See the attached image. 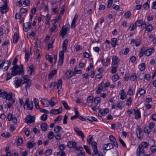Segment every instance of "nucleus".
Listing matches in <instances>:
<instances>
[{"mask_svg": "<svg viewBox=\"0 0 156 156\" xmlns=\"http://www.w3.org/2000/svg\"><path fill=\"white\" fill-rule=\"evenodd\" d=\"M68 43L67 39L64 40L62 46L63 50L61 51L59 53V58L58 61L59 65H62L63 64L64 59V52H66L67 50V45Z\"/></svg>", "mask_w": 156, "mask_h": 156, "instance_id": "obj_1", "label": "nucleus"}, {"mask_svg": "<svg viewBox=\"0 0 156 156\" xmlns=\"http://www.w3.org/2000/svg\"><path fill=\"white\" fill-rule=\"evenodd\" d=\"M22 83H25L26 85L25 86L26 90L27 91V89H29L32 84V80L30 79V77L28 75H25L23 76L21 79Z\"/></svg>", "mask_w": 156, "mask_h": 156, "instance_id": "obj_2", "label": "nucleus"}, {"mask_svg": "<svg viewBox=\"0 0 156 156\" xmlns=\"http://www.w3.org/2000/svg\"><path fill=\"white\" fill-rule=\"evenodd\" d=\"M20 67L18 65L14 66L12 68V71L11 74L13 76H15L17 75H22L23 76L24 74V71L23 69H20Z\"/></svg>", "mask_w": 156, "mask_h": 156, "instance_id": "obj_3", "label": "nucleus"}, {"mask_svg": "<svg viewBox=\"0 0 156 156\" xmlns=\"http://www.w3.org/2000/svg\"><path fill=\"white\" fill-rule=\"evenodd\" d=\"M27 106V108L28 110H31L32 109L33 107V104L32 101L29 102V100L28 98H27L25 103L24 105V108H25V105Z\"/></svg>", "mask_w": 156, "mask_h": 156, "instance_id": "obj_4", "label": "nucleus"}, {"mask_svg": "<svg viewBox=\"0 0 156 156\" xmlns=\"http://www.w3.org/2000/svg\"><path fill=\"white\" fill-rule=\"evenodd\" d=\"M68 29V27L65 25L63 26L62 28L60 34L62 37V38H64L65 35L67 34L68 31H69Z\"/></svg>", "mask_w": 156, "mask_h": 156, "instance_id": "obj_5", "label": "nucleus"}, {"mask_svg": "<svg viewBox=\"0 0 156 156\" xmlns=\"http://www.w3.org/2000/svg\"><path fill=\"white\" fill-rule=\"evenodd\" d=\"M25 122L30 124L34 123L35 122V118L33 116L29 115L25 119Z\"/></svg>", "mask_w": 156, "mask_h": 156, "instance_id": "obj_6", "label": "nucleus"}, {"mask_svg": "<svg viewBox=\"0 0 156 156\" xmlns=\"http://www.w3.org/2000/svg\"><path fill=\"white\" fill-rule=\"evenodd\" d=\"M145 149L142 147H140L139 146L136 151L137 154L138 156H144L145 154Z\"/></svg>", "mask_w": 156, "mask_h": 156, "instance_id": "obj_7", "label": "nucleus"}, {"mask_svg": "<svg viewBox=\"0 0 156 156\" xmlns=\"http://www.w3.org/2000/svg\"><path fill=\"white\" fill-rule=\"evenodd\" d=\"M74 129L78 135L79 136H80L82 137V140H83L84 138V135L83 132L80 131L79 129L77 127H74Z\"/></svg>", "mask_w": 156, "mask_h": 156, "instance_id": "obj_8", "label": "nucleus"}, {"mask_svg": "<svg viewBox=\"0 0 156 156\" xmlns=\"http://www.w3.org/2000/svg\"><path fill=\"white\" fill-rule=\"evenodd\" d=\"M7 3H4V5L0 8V12L2 13H6L8 12Z\"/></svg>", "mask_w": 156, "mask_h": 156, "instance_id": "obj_9", "label": "nucleus"}, {"mask_svg": "<svg viewBox=\"0 0 156 156\" xmlns=\"http://www.w3.org/2000/svg\"><path fill=\"white\" fill-rule=\"evenodd\" d=\"M109 140L113 144L114 146H115L116 147H118V144L116 141L115 138L112 135H110L109 136Z\"/></svg>", "mask_w": 156, "mask_h": 156, "instance_id": "obj_10", "label": "nucleus"}, {"mask_svg": "<svg viewBox=\"0 0 156 156\" xmlns=\"http://www.w3.org/2000/svg\"><path fill=\"white\" fill-rule=\"evenodd\" d=\"M114 146L111 143H108L107 144L104 145L103 147L104 150H109L113 148Z\"/></svg>", "mask_w": 156, "mask_h": 156, "instance_id": "obj_11", "label": "nucleus"}, {"mask_svg": "<svg viewBox=\"0 0 156 156\" xmlns=\"http://www.w3.org/2000/svg\"><path fill=\"white\" fill-rule=\"evenodd\" d=\"M14 83L16 88L21 86V84H22L21 80H20V79H18L17 77L15 78Z\"/></svg>", "mask_w": 156, "mask_h": 156, "instance_id": "obj_12", "label": "nucleus"}, {"mask_svg": "<svg viewBox=\"0 0 156 156\" xmlns=\"http://www.w3.org/2000/svg\"><path fill=\"white\" fill-rule=\"evenodd\" d=\"M134 111L135 118L136 119H137L139 118H140L141 115L138 109L137 108H136L134 109Z\"/></svg>", "mask_w": 156, "mask_h": 156, "instance_id": "obj_13", "label": "nucleus"}, {"mask_svg": "<svg viewBox=\"0 0 156 156\" xmlns=\"http://www.w3.org/2000/svg\"><path fill=\"white\" fill-rule=\"evenodd\" d=\"M23 29L25 30L26 32L30 29L31 28L30 22L24 23L23 24Z\"/></svg>", "mask_w": 156, "mask_h": 156, "instance_id": "obj_14", "label": "nucleus"}, {"mask_svg": "<svg viewBox=\"0 0 156 156\" xmlns=\"http://www.w3.org/2000/svg\"><path fill=\"white\" fill-rule=\"evenodd\" d=\"M119 60L118 58L116 57H113L112 58V66H118V62Z\"/></svg>", "mask_w": 156, "mask_h": 156, "instance_id": "obj_15", "label": "nucleus"}, {"mask_svg": "<svg viewBox=\"0 0 156 156\" xmlns=\"http://www.w3.org/2000/svg\"><path fill=\"white\" fill-rule=\"evenodd\" d=\"M2 64L3 66H5L4 69L5 70H7L9 68V67L10 66V63L9 61H5L4 62L2 60Z\"/></svg>", "mask_w": 156, "mask_h": 156, "instance_id": "obj_16", "label": "nucleus"}, {"mask_svg": "<svg viewBox=\"0 0 156 156\" xmlns=\"http://www.w3.org/2000/svg\"><path fill=\"white\" fill-rule=\"evenodd\" d=\"M78 17V15L77 14H76L74 17L72 23L71 25V27L72 28H74L75 27L76 22L77 20Z\"/></svg>", "mask_w": 156, "mask_h": 156, "instance_id": "obj_17", "label": "nucleus"}, {"mask_svg": "<svg viewBox=\"0 0 156 156\" xmlns=\"http://www.w3.org/2000/svg\"><path fill=\"white\" fill-rule=\"evenodd\" d=\"M76 145V143L74 141H69L67 143V146L69 148H71L75 147Z\"/></svg>", "mask_w": 156, "mask_h": 156, "instance_id": "obj_18", "label": "nucleus"}, {"mask_svg": "<svg viewBox=\"0 0 156 156\" xmlns=\"http://www.w3.org/2000/svg\"><path fill=\"white\" fill-rule=\"evenodd\" d=\"M91 147L93 150V152H96L98 151L97 148V144L95 141H93L91 143Z\"/></svg>", "mask_w": 156, "mask_h": 156, "instance_id": "obj_19", "label": "nucleus"}, {"mask_svg": "<svg viewBox=\"0 0 156 156\" xmlns=\"http://www.w3.org/2000/svg\"><path fill=\"white\" fill-rule=\"evenodd\" d=\"M19 39V35L18 34L16 33H15L14 34L13 37V42L14 43H16L18 39Z\"/></svg>", "mask_w": 156, "mask_h": 156, "instance_id": "obj_20", "label": "nucleus"}, {"mask_svg": "<svg viewBox=\"0 0 156 156\" xmlns=\"http://www.w3.org/2000/svg\"><path fill=\"white\" fill-rule=\"evenodd\" d=\"M117 39L116 38H113L111 39V44L112 47H115L117 45Z\"/></svg>", "mask_w": 156, "mask_h": 156, "instance_id": "obj_21", "label": "nucleus"}, {"mask_svg": "<svg viewBox=\"0 0 156 156\" xmlns=\"http://www.w3.org/2000/svg\"><path fill=\"white\" fill-rule=\"evenodd\" d=\"M148 143L145 142H142L141 144H140L139 146L140 147H142L143 148L146 149L148 147Z\"/></svg>", "mask_w": 156, "mask_h": 156, "instance_id": "obj_22", "label": "nucleus"}, {"mask_svg": "<svg viewBox=\"0 0 156 156\" xmlns=\"http://www.w3.org/2000/svg\"><path fill=\"white\" fill-rule=\"evenodd\" d=\"M57 73V70H53L51 72H50L48 75V79H51L52 78V77L53 76Z\"/></svg>", "mask_w": 156, "mask_h": 156, "instance_id": "obj_23", "label": "nucleus"}, {"mask_svg": "<svg viewBox=\"0 0 156 156\" xmlns=\"http://www.w3.org/2000/svg\"><path fill=\"white\" fill-rule=\"evenodd\" d=\"M62 103L63 105L65 108L67 110H69L70 109V107L65 100L62 101Z\"/></svg>", "mask_w": 156, "mask_h": 156, "instance_id": "obj_24", "label": "nucleus"}, {"mask_svg": "<svg viewBox=\"0 0 156 156\" xmlns=\"http://www.w3.org/2000/svg\"><path fill=\"white\" fill-rule=\"evenodd\" d=\"M5 98L8 100H11L12 98V94L11 92H9V94L6 92V98Z\"/></svg>", "mask_w": 156, "mask_h": 156, "instance_id": "obj_25", "label": "nucleus"}, {"mask_svg": "<svg viewBox=\"0 0 156 156\" xmlns=\"http://www.w3.org/2000/svg\"><path fill=\"white\" fill-rule=\"evenodd\" d=\"M65 74L67 75L66 78H69L72 77L74 74H73V73L71 71L66 72L65 73Z\"/></svg>", "mask_w": 156, "mask_h": 156, "instance_id": "obj_26", "label": "nucleus"}, {"mask_svg": "<svg viewBox=\"0 0 156 156\" xmlns=\"http://www.w3.org/2000/svg\"><path fill=\"white\" fill-rule=\"evenodd\" d=\"M58 83L57 84V89L59 90L62 88V81L61 79H59L58 80Z\"/></svg>", "mask_w": 156, "mask_h": 156, "instance_id": "obj_27", "label": "nucleus"}, {"mask_svg": "<svg viewBox=\"0 0 156 156\" xmlns=\"http://www.w3.org/2000/svg\"><path fill=\"white\" fill-rule=\"evenodd\" d=\"M59 10L58 6H56L55 8L51 9V13L52 14L57 13Z\"/></svg>", "mask_w": 156, "mask_h": 156, "instance_id": "obj_28", "label": "nucleus"}, {"mask_svg": "<svg viewBox=\"0 0 156 156\" xmlns=\"http://www.w3.org/2000/svg\"><path fill=\"white\" fill-rule=\"evenodd\" d=\"M47 125L45 123H43L41 126V127L42 131H46L47 129Z\"/></svg>", "mask_w": 156, "mask_h": 156, "instance_id": "obj_29", "label": "nucleus"}, {"mask_svg": "<svg viewBox=\"0 0 156 156\" xmlns=\"http://www.w3.org/2000/svg\"><path fill=\"white\" fill-rule=\"evenodd\" d=\"M87 119L90 121H95L97 122L98 120L96 118H95L93 116H89L87 118Z\"/></svg>", "mask_w": 156, "mask_h": 156, "instance_id": "obj_30", "label": "nucleus"}, {"mask_svg": "<svg viewBox=\"0 0 156 156\" xmlns=\"http://www.w3.org/2000/svg\"><path fill=\"white\" fill-rule=\"evenodd\" d=\"M152 50L150 48L144 51V55L147 56H149L152 54Z\"/></svg>", "mask_w": 156, "mask_h": 156, "instance_id": "obj_31", "label": "nucleus"}, {"mask_svg": "<svg viewBox=\"0 0 156 156\" xmlns=\"http://www.w3.org/2000/svg\"><path fill=\"white\" fill-rule=\"evenodd\" d=\"M62 128L60 126H55L54 128V131L56 133H58L62 130Z\"/></svg>", "mask_w": 156, "mask_h": 156, "instance_id": "obj_32", "label": "nucleus"}, {"mask_svg": "<svg viewBox=\"0 0 156 156\" xmlns=\"http://www.w3.org/2000/svg\"><path fill=\"white\" fill-rule=\"evenodd\" d=\"M139 68L141 71H143L145 69V65L144 63L140 64L139 66Z\"/></svg>", "mask_w": 156, "mask_h": 156, "instance_id": "obj_33", "label": "nucleus"}, {"mask_svg": "<svg viewBox=\"0 0 156 156\" xmlns=\"http://www.w3.org/2000/svg\"><path fill=\"white\" fill-rule=\"evenodd\" d=\"M143 24V22L141 20L137 21L135 23V25L136 27H140Z\"/></svg>", "mask_w": 156, "mask_h": 156, "instance_id": "obj_34", "label": "nucleus"}, {"mask_svg": "<svg viewBox=\"0 0 156 156\" xmlns=\"http://www.w3.org/2000/svg\"><path fill=\"white\" fill-rule=\"evenodd\" d=\"M151 131V129L149 126L145 127L144 129V132L147 133H149Z\"/></svg>", "mask_w": 156, "mask_h": 156, "instance_id": "obj_35", "label": "nucleus"}, {"mask_svg": "<svg viewBox=\"0 0 156 156\" xmlns=\"http://www.w3.org/2000/svg\"><path fill=\"white\" fill-rule=\"evenodd\" d=\"M93 99L94 97L92 96H89L87 99V102L89 104L91 103L93 101Z\"/></svg>", "mask_w": 156, "mask_h": 156, "instance_id": "obj_36", "label": "nucleus"}, {"mask_svg": "<svg viewBox=\"0 0 156 156\" xmlns=\"http://www.w3.org/2000/svg\"><path fill=\"white\" fill-rule=\"evenodd\" d=\"M6 92L5 91L2 92V90H0V95L1 97L3 98H6Z\"/></svg>", "mask_w": 156, "mask_h": 156, "instance_id": "obj_37", "label": "nucleus"}, {"mask_svg": "<svg viewBox=\"0 0 156 156\" xmlns=\"http://www.w3.org/2000/svg\"><path fill=\"white\" fill-rule=\"evenodd\" d=\"M153 30L152 26L150 24L146 27V30L148 32L151 31Z\"/></svg>", "mask_w": 156, "mask_h": 156, "instance_id": "obj_38", "label": "nucleus"}, {"mask_svg": "<svg viewBox=\"0 0 156 156\" xmlns=\"http://www.w3.org/2000/svg\"><path fill=\"white\" fill-rule=\"evenodd\" d=\"M48 100L46 99L44 100V99L41 101V102L44 107H47L48 106Z\"/></svg>", "mask_w": 156, "mask_h": 156, "instance_id": "obj_39", "label": "nucleus"}, {"mask_svg": "<svg viewBox=\"0 0 156 156\" xmlns=\"http://www.w3.org/2000/svg\"><path fill=\"white\" fill-rule=\"evenodd\" d=\"M84 147L85 150H86V151L87 153H88L89 154H91V153L90 152V149L89 148L88 146L84 145Z\"/></svg>", "mask_w": 156, "mask_h": 156, "instance_id": "obj_40", "label": "nucleus"}, {"mask_svg": "<svg viewBox=\"0 0 156 156\" xmlns=\"http://www.w3.org/2000/svg\"><path fill=\"white\" fill-rule=\"evenodd\" d=\"M46 59L48 60L50 63H51L52 62L53 58L51 57L50 55H46Z\"/></svg>", "mask_w": 156, "mask_h": 156, "instance_id": "obj_41", "label": "nucleus"}, {"mask_svg": "<svg viewBox=\"0 0 156 156\" xmlns=\"http://www.w3.org/2000/svg\"><path fill=\"white\" fill-rule=\"evenodd\" d=\"M52 153V151L51 149H48L45 152V155L46 156H48L50 155Z\"/></svg>", "mask_w": 156, "mask_h": 156, "instance_id": "obj_42", "label": "nucleus"}, {"mask_svg": "<svg viewBox=\"0 0 156 156\" xmlns=\"http://www.w3.org/2000/svg\"><path fill=\"white\" fill-rule=\"evenodd\" d=\"M30 55V54L29 52H27L26 50L25 55V59L26 62H27L28 59L29 58V56Z\"/></svg>", "mask_w": 156, "mask_h": 156, "instance_id": "obj_43", "label": "nucleus"}, {"mask_svg": "<svg viewBox=\"0 0 156 156\" xmlns=\"http://www.w3.org/2000/svg\"><path fill=\"white\" fill-rule=\"evenodd\" d=\"M119 76L118 75H115L112 77V80L113 81H115L119 79Z\"/></svg>", "mask_w": 156, "mask_h": 156, "instance_id": "obj_44", "label": "nucleus"}, {"mask_svg": "<svg viewBox=\"0 0 156 156\" xmlns=\"http://www.w3.org/2000/svg\"><path fill=\"white\" fill-rule=\"evenodd\" d=\"M112 68L111 70V73H115L117 71V68L118 67L117 66H112Z\"/></svg>", "mask_w": 156, "mask_h": 156, "instance_id": "obj_45", "label": "nucleus"}, {"mask_svg": "<svg viewBox=\"0 0 156 156\" xmlns=\"http://www.w3.org/2000/svg\"><path fill=\"white\" fill-rule=\"evenodd\" d=\"M48 115L44 114L42 115L41 117V120L45 121L47 119Z\"/></svg>", "mask_w": 156, "mask_h": 156, "instance_id": "obj_46", "label": "nucleus"}, {"mask_svg": "<svg viewBox=\"0 0 156 156\" xmlns=\"http://www.w3.org/2000/svg\"><path fill=\"white\" fill-rule=\"evenodd\" d=\"M136 78V76L135 73L133 74L130 77V79L132 81H134Z\"/></svg>", "mask_w": 156, "mask_h": 156, "instance_id": "obj_47", "label": "nucleus"}, {"mask_svg": "<svg viewBox=\"0 0 156 156\" xmlns=\"http://www.w3.org/2000/svg\"><path fill=\"white\" fill-rule=\"evenodd\" d=\"M94 152V154H93L92 156H102V154L99 153L98 151Z\"/></svg>", "mask_w": 156, "mask_h": 156, "instance_id": "obj_48", "label": "nucleus"}, {"mask_svg": "<svg viewBox=\"0 0 156 156\" xmlns=\"http://www.w3.org/2000/svg\"><path fill=\"white\" fill-rule=\"evenodd\" d=\"M92 136L91 135L88 136V138L87 140V143L89 144H91V142L92 140Z\"/></svg>", "mask_w": 156, "mask_h": 156, "instance_id": "obj_49", "label": "nucleus"}, {"mask_svg": "<svg viewBox=\"0 0 156 156\" xmlns=\"http://www.w3.org/2000/svg\"><path fill=\"white\" fill-rule=\"evenodd\" d=\"M13 118V117L12 113H9L8 114L7 118L9 121L11 120Z\"/></svg>", "mask_w": 156, "mask_h": 156, "instance_id": "obj_50", "label": "nucleus"}, {"mask_svg": "<svg viewBox=\"0 0 156 156\" xmlns=\"http://www.w3.org/2000/svg\"><path fill=\"white\" fill-rule=\"evenodd\" d=\"M38 101V100L37 99L35 98V107L37 109H40V107Z\"/></svg>", "mask_w": 156, "mask_h": 156, "instance_id": "obj_51", "label": "nucleus"}, {"mask_svg": "<svg viewBox=\"0 0 156 156\" xmlns=\"http://www.w3.org/2000/svg\"><path fill=\"white\" fill-rule=\"evenodd\" d=\"M53 137L54 135L53 132L52 131H50L49 133H48V138L49 139H51L53 138Z\"/></svg>", "mask_w": 156, "mask_h": 156, "instance_id": "obj_52", "label": "nucleus"}, {"mask_svg": "<svg viewBox=\"0 0 156 156\" xmlns=\"http://www.w3.org/2000/svg\"><path fill=\"white\" fill-rule=\"evenodd\" d=\"M23 142V139L22 138H19L17 141V143L18 145L20 146L22 144Z\"/></svg>", "mask_w": 156, "mask_h": 156, "instance_id": "obj_53", "label": "nucleus"}, {"mask_svg": "<svg viewBox=\"0 0 156 156\" xmlns=\"http://www.w3.org/2000/svg\"><path fill=\"white\" fill-rule=\"evenodd\" d=\"M104 85V83L102 82L101 83H100L99 85L98 89L99 90H102L103 89V85Z\"/></svg>", "mask_w": 156, "mask_h": 156, "instance_id": "obj_54", "label": "nucleus"}, {"mask_svg": "<svg viewBox=\"0 0 156 156\" xmlns=\"http://www.w3.org/2000/svg\"><path fill=\"white\" fill-rule=\"evenodd\" d=\"M122 92L121 94L120 98L122 100H124L126 98V96L125 95L123 90H122Z\"/></svg>", "mask_w": 156, "mask_h": 156, "instance_id": "obj_55", "label": "nucleus"}, {"mask_svg": "<svg viewBox=\"0 0 156 156\" xmlns=\"http://www.w3.org/2000/svg\"><path fill=\"white\" fill-rule=\"evenodd\" d=\"M101 101V98L100 97H97L95 98L94 100V102L96 104H98V103Z\"/></svg>", "mask_w": 156, "mask_h": 156, "instance_id": "obj_56", "label": "nucleus"}, {"mask_svg": "<svg viewBox=\"0 0 156 156\" xmlns=\"http://www.w3.org/2000/svg\"><path fill=\"white\" fill-rule=\"evenodd\" d=\"M27 147L29 149L32 148L34 146V145L31 142H29L27 143Z\"/></svg>", "mask_w": 156, "mask_h": 156, "instance_id": "obj_57", "label": "nucleus"}, {"mask_svg": "<svg viewBox=\"0 0 156 156\" xmlns=\"http://www.w3.org/2000/svg\"><path fill=\"white\" fill-rule=\"evenodd\" d=\"M139 92L140 95H142L145 93V91L144 89L141 88L140 89Z\"/></svg>", "mask_w": 156, "mask_h": 156, "instance_id": "obj_58", "label": "nucleus"}, {"mask_svg": "<svg viewBox=\"0 0 156 156\" xmlns=\"http://www.w3.org/2000/svg\"><path fill=\"white\" fill-rule=\"evenodd\" d=\"M130 12L129 11H128L125 14L124 16L126 18H128L130 17Z\"/></svg>", "mask_w": 156, "mask_h": 156, "instance_id": "obj_59", "label": "nucleus"}, {"mask_svg": "<svg viewBox=\"0 0 156 156\" xmlns=\"http://www.w3.org/2000/svg\"><path fill=\"white\" fill-rule=\"evenodd\" d=\"M48 103L49 104H50V106L51 107L54 106L56 104L53 101L52 99L48 101Z\"/></svg>", "mask_w": 156, "mask_h": 156, "instance_id": "obj_60", "label": "nucleus"}, {"mask_svg": "<svg viewBox=\"0 0 156 156\" xmlns=\"http://www.w3.org/2000/svg\"><path fill=\"white\" fill-rule=\"evenodd\" d=\"M132 102V99L130 97L127 100V102H126V105L128 106L130 105L131 103Z\"/></svg>", "mask_w": 156, "mask_h": 156, "instance_id": "obj_61", "label": "nucleus"}, {"mask_svg": "<svg viewBox=\"0 0 156 156\" xmlns=\"http://www.w3.org/2000/svg\"><path fill=\"white\" fill-rule=\"evenodd\" d=\"M127 94L129 95H133V91L131 88H129L127 92Z\"/></svg>", "mask_w": 156, "mask_h": 156, "instance_id": "obj_62", "label": "nucleus"}, {"mask_svg": "<svg viewBox=\"0 0 156 156\" xmlns=\"http://www.w3.org/2000/svg\"><path fill=\"white\" fill-rule=\"evenodd\" d=\"M57 155H59L60 156H65L66 154L63 151H59L57 153Z\"/></svg>", "mask_w": 156, "mask_h": 156, "instance_id": "obj_63", "label": "nucleus"}, {"mask_svg": "<svg viewBox=\"0 0 156 156\" xmlns=\"http://www.w3.org/2000/svg\"><path fill=\"white\" fill-rule=\"evenodd\" d=\"M151 151L153 153H155L156 152V146H151Z\"/></svg>", "mask_w": 156, "mask_h": 156, "instance_id": "obj_64", "label": "nucleus"}]
</instances>
